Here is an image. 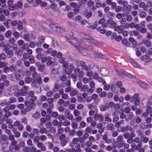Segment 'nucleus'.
Instances as JSON below:
<instances>
[{"instance_id":"obj_8","label":"nucleus","mask_w":152,"mask_h":152,"mask_svg":"<svg viewBox=\"0 0 152 152\" xmlns=\"http://www.w3.org/2000/svg\"><path fill=\"white\" fill-rule=\"evenodd\" d=\"M107 23L108 24H110L109 27L110 28H113L116 25V23L115 21H113V19H109L107 21Z\"/></svg>"},{"instance_id":"obj_4","label":"nucleus","mask_w":152,"mask_h":152,"mask_svg":"<svg viewBox=\"0 0 152 152\" xmlns=\"http://www.w3.org/2000/svg\"><path fill=\"white\" fill-rule=\"evenodd\" d=\"M93 117L95 120L99 121L100 122H102L104 120L103 116L100 114L95 113Z\"/></svg>"},{"instance_id":"obj_63","label":"nucleus","mask_w":152,"mask_h":152,"mask_svg":"<svg viewBox=\"0 0 152 152\" xmlns=\"http://www.w3.org/2000/svg\"><path fill=\"white\" fill-rule=\"evenodd\" d=\"M30 36L28 34H26L23 35V38L26 41H29Z\"/></svg>"},{"instance_id":"obj_56","label":"nucleus","mask_w":152,"mask_h":152,"mask_svg":"<svg viewBox=\"0 0 152 152\" xmlns=\"http://www.w3.org/2000/svg\"><path fill=\"white\" fill-rule=\"evenodd\" d=\"M122 43L123 45L128 46L129 45V43L128 42L127 40L126 39H123L122 40Z\"/></svg>"},{"instance_id":"obj_10","label":"nucleus","mask_w":152,"mask_h":152,"mask_svg":"<svg viewBox=\"0 0 152 152\" xmlns=\"http://www.w3.org/2000/svg\"><path fill=\"white\" fill-rule=\"evenodd\" d=\"M58 61L59 63L62 64V66L64 68H67L68 67V63L66 61H65L63 58L58 59Z\"/></svg>"},{"instance_id":"obj_23","label":"nucleus","mask_w":152,"mask_h":152,"mask_svg":"<svg viewBox=\"0 0 152 152\" xmlns=\"http://www.w3.org/2000/svg\"><path fill=\"white\" fill-rule=\"evenodd\" d=\"M129 131L131 132L130 133V137L132 138L135 137L136 136V134L134 132L133 129L132 128H129Z\"/></svg>"},{"instance_id":"obj_46","label":"nucleus","mask_w":152,"mask_h":152,"mask_svg":"<svg viewBox=\"0 0 152 152\" xmlns=\"http://www.w3.org/2000/svg\"><path fill=\"white\" fill-rule=\"evenodd\" d=\"M129 61L130 63L135 67L137 68H139L138 66L137 63H136L132 59H130Z\"/></svg>"},{"instance_id":"obj_39","label":"nucleus","mask_w":152,"mask_h":152,"mask_svg":"<svg viewBox=\"0 0 152 152\" xmlns=\"http://www.w3.org/2000/svg\"><path fill=\"white\" fill-rule=\"evenodd\" d=\"M94 57L95 58H104L103 57L104 56L101 53H97L94 54Z\"/></svg>"},{"instance_id":"obj_24","label":"nucleus","mask_w":152,"mask_h":152,"mask_svg":"<svg viewBox=\"0 0 152 152\" xmlns=\"http://www.w3.org/2000/svg\"><path fill=\"white\" fill-rule=\"evenodd\" d=\"M77 101L79 102L82 103L83 102V98L82 97L81 94H78L77 96Z\"/></svg>"},{"instance_id":"obj_7","label":"nucleus","mask_w":152,"mask_h":152,"mask_svg":"<svg viewBox=\"0 0 152 152\" xmlns=\"http://www.w3.org/2000/svg\"><path fill=\"white\" fill-rule=\"evenodd\" d=\"M20 77V74L18 72H16L14 74V75L11 77L12 80L14 81H15L17 80H19Z\"/></svg>"},{"instance_id":"obj_62","label":"nucleus","mask_w":152,"mask_h":152,"mask_svg":"<svg viewBox=\"0 0 152 152\" xmlns=\"http://www.w3.org/2000/svg\"><path fill=\"white\" fill-rule=\"evenodd\" d=\"M15 53V55L20 57L22 55V52L20 50H17Z\"/></svg>"},{"instance_id":"obj_9","label":"nucleus","mask_w":152,"mask_h":152,"mask_svg":"<svg viewBox=\"0 0 152 152\" xmlns=\"http://www.w3.org/2000/svg\"><path fill=\"white\" fill-rule=\"evenodd\" d=\"M38 148H40L41 150L43 151H45L46 150V147L41 142H39L37 144Z\"/></svg>"},{"instance_id":"obj_11","label":"nucleus","mask_w":152,"mask_h":152,"mask_svg":"<svg viewBox=\"0 0 152 152\" xmlns=\"http://www.w3.org/2000/svg\"><path fill=\"white\" fill-rule=\"evenodd\" d=\"M100 71L102 75L105 76L109 74V70L106 68H102L101 69Z\"/></svg>"},{"instance_id":"obj_64","label":"nucleus","mask_w":152,"mask_h":152,"mask_svg":"<svg viewBox=\"0 0 152 152\" xmlns=\"http://www.w3.org/2000/svg\"><path fill=\"white\" fill-rule=\"evenodd\" d=\"M58 118L59 121H62L65 119V117L63 115H58Z\"/></svg>"},{"instance_id":"obj_12","label":"nucleus","mask_w":152,"mask_h":152,"mask_svg":"<svg viewBox=\"0 0 152 152\" xmlns=\"http://www.w3.org/2000/svg\"><path fill=\"white\" fill-rule=\"evenodd\" d=\"M64 114L69 120H71L73 118L72 115L70 114V111L68 110H66L64 113Z\"/></svg>"},{"instance_id":"obj_33","label":"nucleus","mask_w":152,"mask_h":152,"mask_svg":"<svg viewBox=\"0 0 152 152\" xmlns=\"http://www.w3.org/2000/svg\"><path fill=\"white\" fill-rule=\"evenodd\" d=\"M126 20L128 22H131L132 19V16L126 13Z\"/></svg>"},{"instance_id":"obj_25","label":"nucleus","mask_w":152,"mask_h":152,"mask_svg":"<svg viewBox=\"0 0 152 152\" xmlns=\"http://www.w3.org/2000/svg\"><path fill=\"white\" fill-rule=\"evenodd\" d=\"M130 34L132 36H137L138 35V34H139V32L138 31L134 30L131 31L130 32Z\"/></svg>"},{"instance_id":"obj_45","label":"nucleus","mask_w":152,"mask_h":152,"mask_svg":"<svg viewBox=\"0 0 152 152\" xmlns=\"http://www.w3.org/2000/svg\"><path fill=\"white\" fill-rule=\"evenodd\" d=\"M9 68H10V71L12 72H13L16 71V66L12 65L10 66Z\"/></svg>"},{"instance_id":"obj_32","label":"nucleus","mask_w":152,"mask_h":152,"mask_svg":"<svg viewBox=\"0 0 152 152\" xmlns=\"http://www.w3.org/2000/svg\"><path fill=\"white\" fill-rule=\"evenodd\" d=\"M36 82L37 81L39 85L41 84L42 83V80L41 77L40 76H38L36 78Z\"/></svg>"},{"instance_id":"obj_41","label":"nucleus","mask_w":152,"mask_h":152,"mask_svg":"<svg viewBox=\"0 0 152 152\" xmlns=\"http://www.w3.org/2000/svg\"><path fill=\"white\" fill-rule=\"evenodd\" d=\"M131 108L128 107H125L124 110V112L126 114L129 113L131 112Z\"/></svg>"},{"instance_id":"obj_20","label":"nucleus","mask_w":152,"mask_h":152,"mask_svg":"<svg viewBox=\"0 0 152 152\" xmlns=\"http://www.w3.org/2000/svg\"><path fill=\"white\" fill-rule=\"evenodd\" d=\"M141 141L144 143H146L148 141V138L144 135H142L140 137Z\"/></svg>"},{"instance_id":"obj_40","label":"nucleus","mask_w":152,"mask_h":152,"mask_svg":"<svg viewBox=\"0 0 152 152\" xmlns=\"http://www.w3.org/2000/svg\"><path fill=\"white\" fill-rule=\"evenodd\" d=\"M1 140L2 141H6L7 139V136L5 134H1L0 137Z\"/></svg>"},{"instance_id":"obj_3","label":"nucleus","mask_w":152,"mask_h":152,"mask_svg":"<svg viewBox=\"0 0 152 152\" xmlns=\"http://www.w3.org/2000/svg\"><path fill=\"white\" fill-rule=\"evenodd\" d=\"M8 43L11 45V47L12 50H18L17 45L15 43L16 41L13 37H10L8 40Z\"/></svg>"},{"instance_id":"obj_49","label":"nucleus","mask_w":152,"mask_h":152,"mask_svg":"<svg viewBox=\"0 0 152 152\" xmlns=\"http://www.w3.org/2000/svg\"><path fill=\"white\" fill-rule=\"evenodd\" d=\"M8 65L7 63L5 61L2 62L0 61V68H1L7 66Z\"/></svg>"},{"instance_id":"obj_54","label":"nucleus","mask_w":152,"mask_h":152,"mask_svg":"<svg viewBox=\"0 0 152 152\" xmlns=\"http://www.w3.org/2000/svg\"><path fill=\"white\" fill-rule=\"evenodd\" d=\"M48 60L47 61V62L46 63V64L48 66H49L52 64V61L51 60L52 59V58L51 57H48Z\"/></svg>"},{"instance_id":"obj_19","label":"nucleus","mask_w":152,"mask_h":152,"mask_svg":"<svg viewBox=\"0 0 152 152\" xmlns=\"http://www.w3.org/2000/svg\"><path fill=\"white\" fill-rule=\"evenodd\" d=\"M107 16L109 18V19H113L115 16V14L113 12H109L107 14Z\"/></svg>"},{"instance_id":"obj_58","label":"nucleus","mask_w":152,"mask_h":152,"mask_svg":"<svg viewBox=\"0 0 152 152\" xmlns=\"http://www.w3.org/2000/svg\"><path fill=\"white\" fill-rule=\"evenodd\" d=\"M70 124V122L67 120H65L62 123V125L64 126H67Z\"/></svg>"},{"instance_id":"obj_53","label":"nucleus","mask_w":152,"mask_h":152,"mask_svg":"<svg viewBox=\"0 0 152 152\" xmlns=\"http://www.w3.org/2000/svg\"><path fill=\"white\" fill-rule=\"evenodd\" d=\"M83 69L88 72V71L91 70V66L88 65H86L82 68Z\"/></svg>"},{"instance_id":"obj_35","label":"nucleus","mask_w":152,"mask_h":152,"mask_svg":"<svg viewBox=\"0 0 152 152\" xmlns=\"http://www.w3.org/2000/svg\"><path fill=\"white\" fill-rule=\"evenodd\" d=\"M88 89V86L87 85H83L80 89L83 92L86 91Z\"/></svg>"},{"instance_id":"obj_37","label":"nucleus","mask_w":152,"mask_h":152,"mask_svg":"<svg viewBox=\"0 0 152 152\" xmlns=\"http://www.w3.org/2000/svg\"><path fill=\"white\" fill-rule=\"evenodd\" d=\"M115 11L117 12V13H119L122 10V7L120 6H117L114 9V10Z\"/></svg>"},{"instance_id":"obj_18","label":"nucleus","mask_w":152,"mask_h":152,"mask_svg":"<svg viewBox=\"0 0 152 152\" xmlns=\"http://www.w3.org/2000/svg\"><path fill=\"white\" fill-rule=\"evenodd\" d=\"M107 128L108 130L113 131L115 130V128L114 125L112 124H109L107 126Z\"/></svg>"},{"instance_id":"obj_59","label":"nucleus","mask_w":152,"mask_h":152,"mask_svg":"<svg viewBox=\"0 0 152 152\" xmlns=\"http://www.w3.org/2000/svg\"><path fill=\"white\" fill-rule=\"evenodd\" d=\"M140 31L141 33L143 34V33H146L147 31V28H145V27H144V28L141 27L140 28Z\"/></svg>"},{"instance_id":"obj_47","label":"nucleus","mask_w":152,"mask_h":152,"mask_svg":"<svg viewBox=\"0 0 152 152\" xmlns=\"http://www.w3.org/2000/svg\"><path fill=\"white\" fill-rule=\"evenodd\" d=\"M39 138L41 141H45L47 139V137L45 135H42L39 136Z\"/></svg>"},{"instance_id":"obj_16","label":"nucleus","mask_w":152,"mask_h":152,"mask_svg":"<svg viewBox=\"0 0 152 152\" xmlns=\"http://www.w3.org/2000/svg\"><path fill=\"white\" fill-rule=\"evenodd\" d=\"M61 87V85L59 84L55 83L54 84L53 88L52 89L53 92V93L56 92Z\"/></svg>"},{"instance_id":"obj_22","label":"nucleus","mask_w":152,"mask_h":152,"mask_svg":"<svg viewBox=\"0 0 152 152\" xmlns=\"http://www.w3.org/2000/svg\"><path fill=\"white\" fill-rule=\"evenodd\" d=\"M104 86V89L105 90H108L110 88V86L109 84H106L105 81H103V84Z\"/></svg>"},{"instance_id":"obj_36","label":"nucleus","mask_w":152,"mask_h":152,"mask_svg":"<svg viewBox=\"0 0 152 152\" xmlns=\"http://www.w3.org/2000/svg\"><path fill=\"white\" fill-rule=\"evenodd\" d=\"M12 32L11 31L8 30L4 34V36L6 38H8L11 36Z\"/></svg>"},{"instance_id":"obj_34","label":"nucleus","mask_w":152,"mask_h":152,"mask_svg":"<svg viewBox=\"0 0 152 152\" xmlns=\"http://www.w3.org/2000/svg\"><path fill=\"white\" fill-rule=\"evenodd\" d=\"M139 16L142 18H145L146 16V13L143 10L139 14Z\"/></svg>"},{"instance_id":"obj_1","label":"nucleus","mask_w":152,"mask_h":152,"mask_svg":"<svg viewBox=\"0 0 152 152\" xmlns=\"http://www.w3.org/2000/svg\"><path fill=\"white\" fill-rule=\"evenodd\" d=\"M24 104L26 106V108L20 111L21 113L23 115L26 114L27 112H29L32 109H34L35 106L34 103L33 101H26Z\"/></svg>"},{"instance_id":"obj_27","label":"nucleus","mask_w":152,"mask_h":152,"mask_svg":"<svg viewBox=\"0 0 152 152\" xmlns=\"http://www.w3.org/2000/svg\"><path fill=\"white\" fill-rule=\"evenodd\" d=\"M34 57L32 56H29L28 57V59L30 61V63L33 64L35 62V61L34 59Z\"/></svg>"},{"instance_id":"obj_42","label":"nucleus","mask_w":152,"mask_h":152,"mask_svg":"<svg viewBox=\"0 0 152 152\" xmlns=\"http://www.w3.org/2000/svg\"><path fill=\"white\" fill-rule=\"evenodd\" d=\"M109 115L107 114L104 115L105 121H109L110 122H111L112 121V119L110 117L108 116Z\"/></svg>"},{"instance_id":"obj_29","label":"nucleus","mask_w":152,"mask_h":152,"mask_svg":"<svg viewBox=\"0 0 152 152\" xmlns=\"http://www.w3.org/2000/svg\"><path fill=\"white\" fill-rule=\"evenodd\" d=\"M78 91L76 90H73L71 91L70 93V95L72 96H75L78 93Z\"/></svg>"},{"instance_id":"obj_60","label":"nucleus","mask_w":152,"mask_h":152,"mask_svg":"<svg viewBox=\"0 0 152 152\" xmlns=\"http://www.w3.org/2000/svg\"><path fill=\"white\" fill-rule=\"evenodd\" d=\"M72 126L73 129H75L77 128L78 125L76 122H73L72 124Z\"/></svg>"},{"instance_id":"obj_30","label":"nucleus","mask_w":152,"mask_h":152,"mask_svg":"<svg viewBox=\"0 0 152 152\" xmlns=\"http://www.w3.org/2000/svg\"><path fill=\"white\" fill-rule=\"evenodd\" d=\"M129 130V129L128 126H126L122 127L121 129V132L122 133H125L127 132L128 130Z\"/></svg>"},{"instance_id":"obj_51","label":"nucleus","mask_w":152,"mask_h":152,"mask_svg":"<svg viewBox=\"0 0 152 152\" xmlns=\"http://www.w3.org/2000/svg\"><path fill=\"white\" fill-rule=\"evenodd\" d=\"M92 131V128L90 126L87 127L86 128L85 130L86 133L88 134L90 133Z\"/></svg>"},{"instance_id":"obj_43","label":"nucleus","mask_w":152,"mask_h":152,"mask_svg":"<svg viewBox=\"0 0 152 152\" xmlns=\"http://www.w3.org/2000/svg\"><path fill=\"white\" fill-rule=\"evenodd\" d=\"M60 79L62 82H65L67 79V77L65 75H63L60 77Z\"/></svg>"},{"instance_id":"obj_50","label":"nucleus","mask_w":152,"mask_h":152,"mask_svg":"<svg viewBox=\"0 0 152 152\" xmlns=\"http://www.w3.org/2000/svg\"><path fill=\"white\" fill-rule=\"evenodd\" d=\"M73 114L75 116L77 117L79 116L80 115V113L78 110H75L73 111Z\"/></svg>"},{"instance_id":"obj_48","label":"nucleus","mask_w":152,"mask_h":152,"mask_svg":"<svg viewBox=\"0 0 152 152\" xmlns=\"http://www.w3.org/2000/svg\"><path fill=\"white\" fill-rule=\"evenodd\" d=\"M32 117L36 119L39 118L40 117V115L38 113L35 112L33 114Z\"/></svg>"},{"instance_id":"obj_5","label":"nucleus","mask_w":152,"mask_h":152,"mask_svg":"<svg viewBox=\"0 0 152 152\" xmlns=\"http://www.w3.org/2000/svg\"><path fill=\"white\" fill-rule=\"evenodd\" d=\"M116 72L118 75L120 77H124L126 76V72L119 68H117L115 69Z\"/></svg>"},{"instance_id":"obj_31","label":"nucleus","mask_w":152,"mask_h":152,"mask_svg":"<svg viewBox=\"0 0 152 152\" xmlns=\"http://www.w3.org/2000/svg\"><path fill=\"white\" fill-rule=\"evenodd\" d=\"M32 81V78L30 77H27L24 79V81L26 83L29 84Z\"/></svg>"},{"instance_id":"obj_55","label":"nucleus","mask_w":152,"mask_h":152,"mask_svg":"<svg viewBox=\"0 0 152 152\" xmlns=\"http://www.w3.org/2000/svg\"><path fill=\"white\" fill-rule=\"evenodd\" d=\"M86 122L83 121H81L80 123V127L81 128H84L86 126Z\"/></svg>"},{"instance_id":"obj_26","label":"nucleus","mask_w":152,"mask_h":152,"mask_svg":"<svg viewBox=\"0 0 152 152\" xmlns=\"http://www.w3.org/2000/svg\"><path fill=\"white\" fill-rule=\"evenodd\" d=\"M45 39V37L42 36H40L38 38V41L40 44L43 43Z\"/></svg>"},{"instance_id":"obj_15","label":"nucleus","mask_w":152,"mask_h":152,"mask_svg":"<svg viewBox=\"0 0 152 152\" xmlns=\"http://www.w3.org/2000/svg\"><path fill=\"white\" fill-rule=\"evenodd\" d=\"M121 27H122L121 25L120 26H117L115 27L114 30L115 31H118V34H121L123 30V28H122Z\"/></svg>"},{"instance_id":"obj_61","label":"nucleus","mask_w":152,"mask_h":152,"mask_svg":"<svg viewBox=\"0 0 152 152\" xmlns=\"http://www.w3.org/2000/svg\"><path fill=\"white\" fill-rule=\"evenodd\" d=\"M76 132V131L75 129H72L69 132V134L71 136L74 135Z\"/></svg>"},{"instance_id":"obj_44","label":"nucleus","mask_w":152,"mask_h":152,"mask_svg":"<svg viewBox=\"0 0 152 152\" xmlns=\"http://www.w3.org/2000/svg\"><path fill=\"white\" fill-rule=\"evenodd\" d=\"M21 47L22 50H26L29 47V45L27 43H24Z\"/></svg>"},{"instance_id":"obj_28","label":"nucleus","mask_w":152,"mask_h":152,"mask_svg":"<svg viewBox=\"0 0 152 152\" xmlns=\"http://www.w3.org/2000/svg\"><path fill=\"white\" fill-rule=\"evenodd\" d=\"M144 44L145 46L149 47L151 46V42L148 40H146L144 41Z\"/></svg>"},{"instance_id":"obj_13","label":"nucleus","mask_w":152,"mask_h":152,"mask_svg":"<svg viewBox=\"0 0 152 152\" xmlns=\"http://www.w3.org/2000/svg\"><path fill=\"white\" fill-rule=\"evenodd\" d=\"M125 120L126 121H129L132 120L133 118L134 114L133 113L131 112L127 114Z\"/></svg>"},{"instance_id":"obj_21","label":"nucleus","mask_w":152,"mask_h":152,"mask_svg":"<svg viewBox=\"0 0 152 152\" xmlns=\"http://www.w3.org/2000/svg\"><path fill=\"white\" fill-rule=\"evenodd\" d=\"M69 77L70 78H72L73 81L74 82L76 81L77 80L76 75L73 73L69 75Z\"/></svg>"},{"instance_id":"obj_38","label":"nucleus","mask_w":152,"mask_h":152,"mask_svg":"<svg viewBox=\"0 0 152 152\" xmlns=\"http://www.w3.org/2000/svg\"><path fill=\"white\" fill-rule=\"evenodd\" d=\"M12 34L15 37V38H18L20 35L19 33L17 31H13L12 32Z\"/></svg>"},{"instance_id":"obj_14","label":"nucleus","mask_w":152,"mask_h":152,"mask_svg":"<svg viewBox=\"0 0 152 152\" xmlns=\"http://www.w3.org/2000/svg\"><path fill=\"white\" fill-rule=\"evenodd\" d=\"M84 16L86 17L87 18H89L92 15V13L90 11H88L87 10H86L83 13Z\"/></svg>"},{"instance_id":"obj_2","label":"nucleus","mask_w":152,"mask_h":152,"mask_svg":"<svg viewBox=\"0 0 152 152\" xmlns=\"http://www.w3.org/2000/svg\"><path fill=\"white\" fill-rule=\"evenodd\" d=\"M71 43L72 45H75L77 49L79 50V51L82 53L84 56H88V55L87 50L85 48H83L81 46L78 47V42L75 40L72 39L71 41Z\"/></svg>"},{"instance_id":"obj_6","label":"nucleus","mask_w":152,"mask_h":152,"mask_svg":"<svg viewBox=\"0 0 152 152\" xmlns=\"http://www.w3.org/2000/svg\"><path fill=\"white\" fill-rule=\"evenodd\" d=\"M123 137L122 135H120L116 138V142L117 143L119 144V146L122 147L124 144L123 141Z\"/></svg>"},{"instance_id":"obj_52","label":"nucleus","mask_w":152,"mask_h":152,"mask_svg":"<svg viewBox=\"0 0 152 152\" xmlns=\"http://www.w3.org/2000/svg\"><path fill=\"white\" fill-rule=\"evenodd\" d=\"M94 2L92 0L88 1L87 3V5L89 7H91L94 4Z\"/></svg>"},{"instance_id":"obj_17","label":"nucleus","mask_w":152,"mask_h":152,"mask_svg":"<svg viewBox=\"0 0 152 152\" xmlns=\"http://www.w3.org/2000/svg\"><path fill=\"white\" fill-rule=\"evenodd\" d=\"M137 82L140 86L144 88H147V86L146 84L144 83L143 82L140 80H137Z\"/></svg>"},{"instance_id":"obj_57","label":"nucleus","mask_w":152,"mask_h":152,"mask_svg":"<svg viewBox=\"0 0 152 152\" xmlns=\"http://www.w3.org/2000/svg\"><path fill=\"white\" fill-rule=\"evenodd\" d=\"M20 121L21 123H24L26 124L27 123V119L25 117H23L20 120Z\"/></svg>"}]
</instances>
